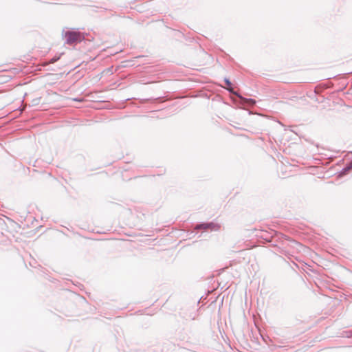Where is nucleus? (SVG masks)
<instances>
[{
    "mask_svg": "<svg viewBox=\"0 0 352 352\" xmlns=\"http://www.w3.org/2000/svg\"><path fill=\"white\" fill-rule=\"evenodd\" d=\"M63 36L65 43L69 45H76L85 39L84 34L78 31H66Z\"/></svg>",
    "mask_w": 352,
    "mask_h": 352,
    "instance_id": "1",
    "label": "nucleus"
},
{
    "mask_svg": "<svg viewBox=\"0 0 352 352\" xmlns=\"http://www.w3.org/2000/svg\"><path fill=\"white\" fill-rule=\"evenodd\" d=\"M225 83L226 85V89L232 92V83L228 79L225 80Z\"/></svg>",
    "mask_w": 352,
    "mask_h": 352,
    "instance_id": "2",
    "label": "nucleus"
}]
</instances>
